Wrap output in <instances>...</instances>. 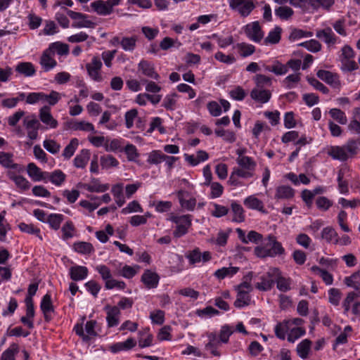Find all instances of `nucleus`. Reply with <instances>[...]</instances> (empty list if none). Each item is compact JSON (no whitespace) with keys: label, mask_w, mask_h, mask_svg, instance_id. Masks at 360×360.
<instances>
[{"label":"nucleus","mask_w":360,"mask_h":360,"mask_svg":"<svg viewBox=\"0 0 360 360\" xmlns=\"http://www.w3.org/2000/svg\"><path fill=\"white\" fill-rule=\"evenodd\" d=\"M229 6L244 18L248 16L255 8L252 0H230Z\"/></svg>","instance_id":"5"},{"label":"nucleus","mask_w":360,"mask_h":360,"mask_svg":"<svg viewBox=\"0 0 360 360\" xmlns=\"http://www.w3.org/2000/svg\"><path fill=\"white\" fill-rule=\"evenodd\" d=\"M64 217L60 214H51L47 217V222L49 224L50 226L54 230H58L60 226L61 222L63 221Z\"/></svg>","instance_id":"49"},{"label":"nucleus","mask_w":360,"mask_h":360,"mask_svg":"<svg viewBox=\"0 0 360 360\" xmlns=\"http://www.w3.org/2000/svg\"><path fill=\"white\" fill-rule=\"evenodd\" d=\"M233 333V330L231 326L224 325L221 328L219 340L221 343H227L229 342V337Z\"/></svg>","instance_id":"56"},{"label":"nucleus","mask_w":360,"mask_h":360,"mask_svg":"<svg viewBox=\"0 0 360 360\" xmlns=\"http://www.w3.org/2000/svg\"><path fill=\"white\" fill-rule=\"evenodd\" d=\"M207 338L209 341L205 346V349L210 351L213 356H220L221 354L217 349L221 345V342L219 340L217 334L214 333H207Z\"/></svg>","instance_id":"13"},{"label":"nucleus","mask_w":360,"mask_h":360,"mask_svg":"<svg viewBox=\"0 0 360 360\" xmlns=\"http://www.w3.org/2000/svg\"><path fill=\"white\" fill-rule=\"evenodd\" d=\"M91 6L95 12L101 15H108L113 11V9H111L107 1L97 0L92 2Z\"/></svg>","instance_id":"21"},{"label":"nucleus","mask_w":360,"mask_h":360,"mask_svg":"<svg viewBox=\"0 0 360 360\" xmlns=\"http://www.w3.org/2000/svg\"><path fill=\"white\" fill-rule=\"evenodd\" d=\"M74 250L84 255L91 254L94 252V247L90 243L87 242H78L73 245Z\"/></svg>","instance_id":"42"},{"label":"nucleus","mask_w":360,"mask_h":360,"mask_svg":"<svg viewBox=\"0 0 360 360\" xmlns=\"http://www.w3.org/2000/svg\"><path fill=\"white\" fill-rule=\"evenodd\" d=\"M15 71L25 77H31L35 74L34 65L29 62H21L15 67Z\"/></svg>","instance_id":"27"},{"label":"nucleus","mask_w":360,"mask_h":360,"mask_svg":"<svg viewBox=\"0 0 360 360\" xmlns=\"http://www.w3.org/2000/svg\"><path fill=\"white\" fill-rule=\"evenodd\" d=\"M39 119L45 124L49 126L52 129L58 127V121L53 118L51 113V108L47 105H44L39 110Z\"/></svg>","instance_id":"12"},{"label":"nucleus","mask_w":360,"mask_h":360,"mask_svg":"<svg viewBox=\"0 0 360 360\" xmlns=\"http://www.w3.org/2000/svg\"><path fill=\"white\" fill-rule=\"evenodd\" d=\"M111 192L115 200L117 205L122 207L125 203V199L123 194V184H117L112 187Z\"/></svg>","instance_id":"32"},{"label":"nucleus","mask_w":360,"mask_h":360,"mask_svg":"<svg viewBox=\"0 0 360 360\" xmlns=\"http://www.w3.org/2000/svg\"><path fill=\"white\" fill-rule=\"evenodd\" d=\"M256 84L255 87L264 89V86H271L272 84L271 78L262 74H257L254 77Z\"/></svg>","instance_id":"50"},{"label":"nucleus","mask_w":360,"mask_h":360,"mask_svg":"<svg viewBox=\"0 0 360 360\" xmlns=\"http://www.w3.org/2000/svg\"><path fill=\"white\" fill-rule=\"evenodd\" d=\"M239 271L237 266L223 267L217 270L214 275L219 280L224 279L226 277H231Z\"/></svg>","instance_id":"36"},{"label":"nucleus","mask_w":360,"mask_h":360,"mask_svg":"<svg viewBox=\"0 0 360 360\" xmlns=\"http://www.w3.org/2000/svg\"><path fill=\"white\" fill-rule=\"evenodd\" d=\"M244 205L250 209L265 212L262 201L253 195L246 198L244 200Z\"/></svg>","instance_id":"33"},{"label":"nucleus","mask_w":360,"mask_h":360,"mask_svg":"<svg viewBox=\"0 0 360 360\" xmlns=\"http://www.w3.org/2000/svg\"><path fill=\"white\" fill-rule=\"evenodd\" d=\"M43 145L44 148L52 154L58 153L60 148V144L56 143L54 140L51 139L45 140Z\"/></svg>","instance_id":"61"},{"label":"nucleus","mask_w":360,"mask_h":360,"mask_svg":"<svg viewBox=\"0 0 360 360\" xmlns=\"http://www.w3.org/2000/svg\"><path fill=\"white\" fill-rule=\"evenodd\" d=\"M165 154L160 150H153L148 155L147 162L151 165H158L164 162Z\"/></svg>","instance_id":"51"},{"label":"nucleus","mask_w":360,"mask_h":360,"mask_svg":"<svg viewBox=\"0 0 360 360\" xmlns=\"http://www.w3.org/2000/svg\"><path fill=\"white\" fill-rule=\"evenodd\" d=\"M105 309L107 311L106 320L108 322V326L109 327L116 326L119 323V315L120 314V311L117 307H110L109 305L105 307Z\"/></svg>","instance_id":"19"},{"label":"nucleus","mask_w":360,"mask_h":360,"mask_svg":"<svg viewBox=\"0 0 360 360\" xmlns=\"http://www.w3.org/2000/svg\"><path fill=\"white\" fill-rule=\"evenodd\" d=\"M64 11L68 15V16L75 20L72 25L73 27L82 28V27H89L93 28L96 24L87 19V15L82 13L75 12L72 10H69L65 7H63Z\"/></svg>","instance_id":"4"},{"label":"nucleus","mask_w":360,"mask_h":360,"mask_svg":"<svg viewBox=\"0 0 360 360\" xmlns=\"http://www.w3.org/2000/svg\"><path fill=\"white\" fill-rule=\"evenodd\" d=\"M281 27L276 26L274 29L269 32L268 36L264 39V44H276L279 43L281 38Z\"/></svg>","instance_id":"31"},{"label":"nucleus","mask_w":360,"mask_h":360,"mask_svg":"<svg viewBox=\"0 0 360 360\" xmlns=\"http://www.w3.org/2000/svg\"><path fill=\"white\" fill-rule=\"evenodd\" d=\"M176 96V94H172L166 96L163 100L162 105L167 110H173L176 103V101L175 99Z\"/></svg>","instance_id":"62"},{"label":"nucleus","mask_w":360,"mask_h":360,"mask_svg":"<svg viewBox=\"0 0 360 360\" xmlns=\"http://www.w3.org/2000/svg\"><path fill=\"white\" fill-rule=\"evenodd\" d=\"M136 342L133 338H128L124 342H117L110 347V350L113 353L120 351H127L135 347Z\"/></svg>","instance_id":"24"},{"label":"nucleus","mask_w":360,"mask_h":360,"mask_svg":"<svg viewBox=\"0 0 360 360\" xmlns=\"http://www.w3.org/2000/svg\"><path fill=\"white\" fill-rule=\"evenodd\" d=\"M316 36L317 38L323 41L328 45H333L337 41V37L333 32L332 29L329 27L323 30H318Z\"/></svg>","instance_id":"18"},{"label":"nucleus","mask_w":360,"mask_h":360,"mask_svg":"<svg viewBox=\"0 0 360 360\" xmlns=\"http://www.w3.org/2000/svg\"><path fill=\"white\" fill-rule=\"evenodd\" d=\"M342 63V70L345 71H353L358 69L357 63L352 59L340 58Z\"/></svg>","instance_id":"60"},{"label":"nucleus","mask_w":360,"mask_h":360,"mask_svg":"<svg viewBox=\"0 0 360 360\" xmlns=\"http://www.w3.org/2000/svg\"><path fill=\"white\" fill-rule=\"evenodd\" d=\"M138 71L153 79L158 80L160 79V75L155 70L154 64L148 60H142L140 61L138 65Z\"/></svg>","instance_id":"10"},{"label":"nucleus","mask_w":360,"mask_h":360,"mask_svg":"<svg viewBox=\"0 0 360 360\" xmlns=\"http://www.w3.org/2000/svg\"><path fill=\"white\" fill-rule=\"evenodd\" d=\"M65 178L66 175L60 169L46 173V179H49L53 184L57 186L62 185L65 181Z\"/></svg>","instance_id":"30"},{"label":"nucleus","mask_w":360,"mask_h":360,"mask_svg":"<svg viewBox=\"0 0 360 360\" xmlns=\"http://www.w3.org/2000/svg\"><path fill=\"white\" fill-rule=\"evenodd\" d=\"M19 351V347L17 344L13 343L5 350L0 360H15V356Z\"/></svg>","instance_id":"48"},{"label":"nucleus","mask_w":360,"mask_h":360,"mask_svg":"<svg viewBox=\"0 0 360 360\" xmlns=\"http://www.w3.org/2000/svg\"><path fill=\"white\" fill-rule=\"evenodd\" d=\"M237 164L243 169L255 172L257 165L256 162L250 157L240 156L236 159Z\"/></svg>","instance_id":"28"},{"label":"nucleus","mask_w":360,"mask_h":360,"mask_svg":"<svg viewBox=\"0 0 360 360\" xmlns=\"http://www.w3.org/2000/svg\"><path fill=\"white\" fill-rule=\"evenodd\" d=\"M240 56L245 58L253 54L255 51V46L245 42L238 43L236 45Z\"/></svg>","instance_id":"43"},{"label":"nucleus","mask_w":360,"mask_h":360,"mask_svg":"<svg viewBox=\"0 0 360 360\" xmlns=\"http://www.w3.org/2000/svg\"><path fill=\"white\" fill-rule=\"evenodd\" d=\"M300 46H303L308 51L316 53L321 49V44L319 41L316 39H311L299 44Z\"/></svg>","instance_id":"54"},{"label":"nucleus","mask_w":360,"mask_h":360,"mask_svg":"<svg viewBox=\"0 0 360 360\" xmlns=\"http://www.w3.org/2000/svg\"><path fill=\"white\" fill-rule=\"evenodd\" d=\"M311 271L314 273L319 274L323 281L326 283V285H331L333 281V278L332 274L328 273L327 271L321 269L317 266H313L311 268Z\"/></svg>","instance_id":"47"},{"label":"nucleus","mask_w":360,"mask_h":360,"mask_svg":"<svg viewBox=\"0 0 360 360\" xmlns=\"http://www.w3.org/2000/svg\"><path fill=\"white\" fill-rule=\"evenodd\" d=\"M78 145V139L76 138L72 139L69 144L63 150V157L66 159H70L74 155Z\"/></svg>","instance_id":"46"},{"label":"nucleus","mask_w":360,"mask_h":360,"mask_svg":"<svg viewBox=\"0 0 360 360\" xmlns=\"http://www.w3.org/2000/svg\"><path fill=\"white\" fill-rule=\"evenodd\" d=\"M357 153L358 147H356V141L354 139L348 140L346 144L342 146H330L327 151V154L334 160L342 162L353 158Z\"/></svg>","instance_id":"1"},{"label":"nucleus","mask_w":360,"mask_h":360,"mask_svg":"<svg viewBox=\"0 0 360 360\" xmlns=\"http://www.w3.org/2000/svg\"><path fill=\"white\" fill-rule=\"evenodd\" d=\"M19 229L21 231L25 232L30 234H36L37 236L40 239L42 240V237L40 235V230L38 228H36L33 224H27L25 223H20L18 225Z\"/></svg>","instance_id":"53"},{"label":"nucleus","mask_w":360,"mask_h":360,"mask_svg":"<svg viewBox=\"0 0 360 360\" xmlns=\"http://www.w3.org/2000/svg\"><path fill=\"white\" fill-rule=\"evenodd\" d=\"M169 220L175 224L180 222H185V224H177L176 229L173 232L175 238H180L187 233L188 229L191 226V215L185 214L182 216L172 215L170 217Z\"/></svg>","instance_id":"3"},{"label":"nucleus","mask_w":360,"mask_h":360,"mask_svg":"<svg viewBox=\"0 0 360 360\" xmlns=\"http://www.w3.org/2000/svg\"><path fill=\"white\" fill-rule=\"evenodd\" d=\"M23 124L27 130V136L31 140H35L38 137V130L41 127L39 121L34 117L30 119L26 117L23 120Z\"/></svg>","instance_id":"9"},{"label":"nucleus","mask_w":360,"mask_h":360,"mask_svg":"<svg viewBox=\"0 0 360 360\" xmlns=\"http://www.w3.org/2000/svg\"><path fill=\"white\" fill-rule=\"evenodd\" d=\"M329 115L340 124H346L347 123L346 115L340 109L332 108L329 110Z\"/></svg>","instance_id":"45"},{"label":"nucleus","mask_w":360,"mask_h":360,"mask_svg":"<svg viewBox=\"0 0 360 360\" xmlns=\"http://www.w3.org/2000/svg\"><path fill=\"white\" fill-rule=\"evenodd\" d=\"M13 156L11 153L0 152V165L6 168H11L19 172L22 171V167L13 162Z\"/></svg>","instance_id":"20"},{"label":"nucleus","mask_w":360,"mask_h":360,"mask_svg":"<svg viewBox=\"0 0 360 360\" xmlns=\"http://www.w3.org/2000/svg\"><path fill=\"white\" fill-rule=\"evenodd\" d=\"M321 237L328 243H338V233L332 227L328 226L324 228L321 232Z\"/></svg>","instance_id":"37"},{"label":"nucleus","mask_w":360,"mask_h":360,"mask_svg":"<svg viewBox=\"0 0 360 360\" xmlns=\"http://www.w3.org/2000/svg\"><path fill=\"white\" fill-rule=\"evenodd\" d=\"M118 165L117 160L111 155H103L101 158V165L103 168L115 167Z\"/></svg>","instance_id":"52"},{"label":"nucleus","mask_w":360,"mask_h":360,"mask_svg":"<svg viewBox=\"0 0 360 360\" xmlns=\"http://www.w3.org/2000/svg\"><path fill=\"white\" fill-rule=\"evenodd\" d=\"M136 37H123L120 41L122 49L127 51H132L136 46Z\"/></svg>","instance_id":"55"},{"label":"nucleus","mask_w":360,"mask_h":360,"mask_svg":"<svg viewBox=\"0 0 360 360\" xmlns=\"http://www.w3.org/2000/svg\"><path fill=\"white\" fill-rule=\"evenodd\" d=\"M90 158L88 149H82L74 159V165L77 168H84Z\"/></svg>","instance_id":"29"},{"label":"nucleus","mask_w":360,"mask_h":360,"mask_svg":"<svg viewBox=\"0 0 360 360\" xmlns=\"http://www.w3.org/2000/svg\"><path fill=\"white\" fill-rule=\"evenodd\" d=\"M139 346L141 348L150 347L153 342V335L149 333L148 329H144L139 332Z\"/></svg>","instance_id":"39"},{"label":"nucleus","mask_w":360,"mask_h":360,"mask_svg":"<svg viewBox=\"0 0 360 360\" xmlns=\"http://www.w3.org/2000/svg\"><path fill=\"white\" fill-rule=\"evenodd\" d=\"M160 277L150 270H146L141 276V281L148 288H155L158 286Z\"/></svg>","instance_id":"17"},{"label":"nucleus","mask_w":360,"mask_h":360,"mask_svg":"<svg viewBox=\"0 0 360 360\" xmlns=\"http://www.w3.org/2000/svg\"><path fill=\"white\" fill-rule=\"evenodd\" d=\"M341 299V292L339 289L331 288L328 290V301L330 304L338 306Z\"/></svg>","instance_id":"58"},{"label":"nucleus","mask_w":360,"mask_h":360,"mask_svg":"<svg viewBox=\"0 0 360 360\" xmlns=\"http://www.w3.org/2000/svg\"><path fill=\"white\" fill-rule=\"evenodd\" d=\"M40 308L44 314L45 321L47 322L50 321L52 319L51 313L54 311V308L49 294H46L43 297Z\"/></svg>","instance_id":"15"},{"label":"nucleus","mask_w":360,"mask_h":360,"mask_svg":"<svg viewBox=\"0 0 360 360\" xmlns=\"http://www.w3.org/2000/svg\"><path fill=\"white\" fill-rule=\"evenodd\" d=\"M231 212L233 213L232 221L237 223L243 222L245 219V211L243 207L236 202H233L231 205Z\"/></svg>","instance_id":"26"},{"label":"nucleus","mask_w":360,"mask_h":360,"mask_svg":"<svg viewBox=\"0 0 360 360\" xmlns=\"http://www.w3.org/2000/svg\"><path fill=\"white\" fill-rule=\"evenodd\" d=\"M237 298L234 302V306L236 308H242L248 306L250 302V297L248 291H237Z\"/></svg>","instance_id":"38"},{"label":"nucleus","mask_w":360,"mask_h":360,"mask_svg":"<svg viewBox=\"0 0 360 360\" xmlns=\"http://www.w3.org/2000/svg\"><path fill=\"white\" fill-rule=\"evenodd\" d=\"M69 127L72 130H80L84 131H91L92 133H96L94 129V125L85 121H79V122H72L69 124Z\"/></svg>","instance_id":"34"},{"label":"nucleus","mask_w":360,"mask_h":360,"mask_svg":"<svg viewBox=\"0 0 360 360\" xmlns=\"http://www.w3.org/2000/svg\"><path fill=\"white\" fill-rule=\"evenodd\" d=\"M267 243L264 246H257L255 250V254L261 258L267 257H274L277 255H282L285 253V249L282 244L276 240L273 235H269L267 238Z\"/></svg>","instance_id":"2"},{"label":"nucleus","mask_w":360,"mask_h":360,"mask_svg":"<svg viewBox=\"0 0 360 360\" xmlns=\"http://www.w3.org/2000/svg\"><path fill=\"white\" fill-rule=\"evenodd\" d=\"M243 30L248 38L254 42L259 43L264 37V32L258 21L246 25Z\"/></svg>","instance_id":"6"},{"label":"nucleus","mask_w":360,"mask_h":360,"mask_svg":"<svg viewBox=\"0 0 360 360\" xmlns=\"http://www.w3.org/2000/svg\"><path fill=\"white\" fill-rule=\"evenodd\" d=\"M267 276L274 277L277 283V288L282 292L290 290V279L281 276L280 270L277 268L270 269L267 272Z\"/></svg>","instance_id":"7"},{"label":"nucleus","mask_w":360,"mask_h":360,"mask_svg":"<svg viewBox=\"0 0 360 360\" xmlns=\"http://www.w3.org/2000/svg\"><path fill=\"white\" fill-rule=\"evenodd\" d=\"M271 72L276 75H285L288 72V67L278 60H276L272 64Z\"/></svg>","instance_id":"64"},{"label":"nucleus","mask_w":360,"mask_h":360,"mask_svg":"<svg viewBox=\"0 0 360 360\" xmlns=\"http://www.w3.org/2000/svg\"><path fill=\"white\" fill-rule=\"evenodd\" d=\"M88 275V269L83 266H74L70 269L72 280L77 281L84 279Z\"/></svg>","instance_id":"25"},{"label":"nucleus","mask_w":360,"mask_h":360,"mask_svg":"<svg viewBox=\"0 0 360 360\" xmlns=\"http://www.w3.org/2000/svg\"><path fill=\"white\" fill-rule=\"evenodd\" d=\"M215 134L217 136L223 137L226 141L233 143L236 141L235 134L233 131L218 129L215 130Z\"/></svg>","instance_id":"63"},{"label":"nucleus","mask_w":360,"mask_h":360,"mask_svg":"<svg viewBox=\"0 0 360 360\" xmlns=\"http://www.w3.org/2000/svg\"><path fill=\"white\" fill-rule=\"evenodd\" d=\"M311 345V341L308 339H305L297 345V352L300 358L304 359L307 358Z\"/></svg>","instance_id":"40"},{"label":"nucleus","mask_w":360,"mask_h":360,"mask_svg":"<svg viewBox=\"0 0 360 360\" xmlns=\"http://www.w3.org/2000/svg\"><path fill=\"white\" fill-rule=\"evenodd\" d=\"M27 172L33 181H44L46 182L47 172H42L36 164L33 162L29 163L27 166Z\"/></svg>","instance_id":"11"},{"label":"nucleus","mask_w":360,"mask_h":360,"mask_svg":"<svg viewBox=\"0 0 360 360\" xmlns=\"http://www.w3.org/2000/svg\"><path fill=\"white\" fill-rule=\"evenodd\" d=\"M40 64L45 71H49L56 65V61L51 56L50 52L46 50L41 57Z\"/></svg>","instance_id":"35"},{"label":"nucleus","mask_w":360,"mask_h":360,"mask_svg":"<svg viewBox=\"0 0 360 360\" xmlns=\"http://www.w3.org/2000/svg\"><path fill=\"white\" fill-rule=\"evenodd\" d=\"M101 67L102 62L97 56H94L91 63L86 64L88 75L93 80L96 82H101L103 80V77L100 73Z\"/></svg>","instance_id":"8"},{"label":"nucleus","mask_w":360,"mask_h":360,"mask_svg":"<svg viewBox=\"0 0 360 360\" xmlns=\"http://www.w3.org/2000/svg\"><path fill=\"white\" fill-rule=\"evenodd\" d=\"M317 77L333 87L340 86V81L337 74L328 70H319L316 73Z\"/></svg>","instance_id":"16"},{"label":"nucleus","mask_w":360,"mask_h":360,"mask_svg":"<svg viewBox=\"0 0 360 360\" xmlns=\"http://www.w3.org/2000/svg\"><path fill=\"white\" fill-rule=\"evenodd\" d=\"M8 176L15 182L16 186L23 191H27L31 187L30 182L21 175H16L13 172H8Z\"/></svg>","instance_id":"23"},{"label":"nucleus","mask_w":360,"mask_h":360,"mask_svg":"<svg viewBox=\"0 0 360 360\" xmlns=\"http://www.w3.org/2000/svg\"><path fill=\"white\" fill-rule=\"evenodd\" d=\"M129 161H135L139 156L136 147L131 143L127 144L124 149Z\"/></svg>","instance_id":"57"},{"label":"nucleus","mask_w":360,"mask_h":360,"mask_svg":"<svg viewBox=\"0 0 360 360\" xmlns=\"http://www.w3.org/2000/svg\"><path fill=\"white\" fill-rule=\"evenodd\" d=\"M250 97L256 102L266 103L270 100L271 93L268 89L255 87L250 92Z\"/></svg>","instance_id":"14"},{"label":"nucleus","mask_w":360,"mask_h":360,"mask_svg":"<svg viewBox=\"0 0 360 360\" xmlns=\"http://www.w3.org/2000/svg\"><path fill=\"white\" fill-rule=\"evenodd\" d=\"M84 188L89 192L103 193L108 190V184H100L97 179H94L91 184H84Z\"/></svg>","instance_id":"41"},{"label":"nucleus","mask_w":360,"mask_h":360,"mask_svg":"<svg viewBox=\"0 0 360 360\" xmlns=\"http://www.w3.org/2000/svg\"><path fill=\"white\" fill-rule=\"evenodd\" d=\"M275 14L281 20H288L293 15L294 11L290 7L280 6L275 10Z\"/></svg>","instance_id":"44"},{"label":"nucleus","mask_w":360,"mask_h":360,"mask_svg":"<svg viewBox=\"0 0 360 360\" xmlns=\"http://www.w3.org/2000/svg\"><path fill=\"white\" fill-rule=\"evenodd\" d=\"M274 284V281L271 278H267L265 276L261 277V282L256 284V288L259 290L267 291L269 290Z\"/></svg>","instance_id":"59"},{"label":"nucleus","mask_w":360,"mask_h":360,"mask_svg":"<svg viewBox=\"0 0 360 360\" xmlns=\"http://www.w3.org/2000/svg\"><path fill=\"white\" fill-rule=\"evenodd\" d=\"M295 191L289 186H280L276 188L275 199L288 200L294 197Z\"/></svg>","instance_id":"22"}]
</instances>
